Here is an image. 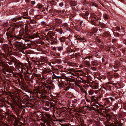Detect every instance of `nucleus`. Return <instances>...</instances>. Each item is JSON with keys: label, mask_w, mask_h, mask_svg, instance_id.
Listing matches in <instances>:
<instances>
[{"label": "nucleus", "mask_w": 126, "mask_h": 126, "mask_svg": "<svg viewBox=\"0 0 126 126\" xmlns=\"http://www.w3.org/2000/svg\"><path fill=\"white\" fill-rule=\"evenodd\" d=\"M44 85L45 87L49 90H50L51 89L53 90L54 88V85L53 84H48L46 83H45Z\"/></svg>", "instance_id": "12"}, {"label": "nucleus", "mask_w": 126, "mask_h": 126, "mask_svg": "<svg viewBox=\"0 0 126 126\" xmlns=\"http://www.w3.org/2000/svg\"><path fill=\"white\" fill-rule=\"evenodd\" d=\"M45 116L48 119H49L50 117V115L47 114H45Z\"/></svg>", "instance_id": "51"}, {"label": "nucleus", "mask_w": 126, "mask_h": 126, "mask_svg": "<svg viewBox=\"0 0 126 126\" xmlns=\"http://www.w3.org/2000/svg\"><path fill=\"white\" fill-rule=\"evenodd\" d=\"M22 17V16L20 17H15L13 18V20L15 22H16L17 20H20L21 19Z\"/></svg>", "instance_id": "26"}, {"label": "nucleus", "mask_w": 126, "mask_h": 126, "mask_svg": "<svg viewBox=\"0 0 126 126\" xmlns=\"http://www.w3.org/2000/svg\"><path fill=\"white\" fill-rule=\"evenodd\" d=\"M10 61L12 63H14L15 65L17 63V60L16 58L12 59H11Z\"/></svg>", "instance_id": "23"}, {"label": "nucleus", "mask_w": 126, "mask_h": 126, "mask_svg": "<svg viewBox=\"0 0 126 126\" xmlns=\"http://www.w3.org/2000/svg\"><path fill=\"white\" fill-rule=\"evenodd\" d=\"M113 33L115 36H118L119 35V34L118 32H114Z\"/></svg>", "instance_id": "48"}, {"label": "nucleus", "mask_w": 126, "mask_h": 126, "mask_svg": "<svg viewBox=\"0 0 126 126\" xmlns=\"http://www.w3.org/2000/svg\"><path fill=\"white\" fill-rule=\"evenodd\" d=\"M105 104L106 105L111 106L112 105V102L114 100V99L110 97L108 98H106L104 100Z\"/></svg>", "instance_id": "4"}, {"label": "nucleus", "mask_w": 126, "mask_h": 126, "mask_svg": "<svg viewBox=\"0 0 126 126\" xmlns=\"http://www.w3.org/2000/svg\"><path fill=\"white\" fill-rule=\"evenodd\" d=\"M70 4L71 5H72L73 6H74L75 5V4L74 3V2L73 1H71L70 2Z\"/></svg>", "instance_id": "58"}, {"label": "nucleus", "mask_w": 126, "mask_h": 126, "mask_svg": "<svg viewBox=\"0 0 126 126\" xmlns=\"http://www.w3.org/2000/svg\"><path fill=\"white\" fill-rule=\"evenodd\" d=\"M22 15H23L22 17L24 19H27L28 18L27 16H28V13L25 12H23L22 13Z\"/></svg>", "instance_id": "16"}, {"label": "nucleus", "mask_w": 126, "mask_h": 126, "mask_svg": "<svg viewBox=\"0 0 126 126\" xmlns=\"http://www.w3.org/2000/svg\"><path fill=\"white\" fill-rule=\"evenodd\" d=\"M30 3L32 5H34L35 4V2L34 1H31Z\"/></svg>", "instance_id": "57"}, {"label": "nucleus", "mask_w": 126, "mask_h": 126, "mask_svg": "<svg viewBox=\"0 0 126 126\" xmlns=\"http://www.w3.org/2000/svg\"><path fill=\"white\" fill-rule=\"evenodd\" d=\"M106 116L107 120L108 122H110V120L111 119H112V120H115L116 119L117 120L116 118H115L116 117V116L114 115V116L115 117H112L110 114H109L108 113H107L106 112Z\"/></svg>", "instance_id": "8"}, {"label": "nucleus", "mask_w": 126, "mask_h": 126, "mask_svg": "<svg viewBox=\"0 0 126 126\" xmlns=\"http://www.w3.org/2000/svg\"><path fill=\"white\" fill-rule=\"evenodd\" d=\"M37 6H38V8L39 9H41L42 8L43 9H44V7H43V5L41 4H38Z\"/></svg>", "instance_id": "31"}, {"label": "nucleus", "mask_w": 126, "mask_h": 126, "mask_svg": "<svg viewBox=\"0 0 126 126\" xmlns=\"http://www.w3.org/2000/svg\"><path fill=\"white\" fill-rule=\"evenodd\" d=\"M55 61L56 63H61V60H60L59 59H56V60H55Z\"/></svg>", "instance_id": "46"}, {"label": "nucleus", "mask_w": 126, "mask_h": 126, "mask_svg": "<svg viewBox=\"0 0 126 126\" xmlns=\"http://www.w3.org/2000/svg\"><path fill=\"white\" fill-rule=\"evenodd\" d=\"M116 65H117L120 66L121 65V63L118 61H116Z\"/></svg>", "instance_id": "49"}, {"label": "nucleus", "mask_w": 126, "mask_h": 126, "mask_svg": "<svg viewBox=\"0 0 126 126\" xmlns=\"http://www.w3.org/2000/svg\"><path fill=\"white\" fill-rule=\"evenodd\" d=\"M46 82L48 84H52V82L51 81H49L48 80H46Z\"/></svg>", "instance_id": "55"}, {"label": "nucleus", "mask_w": 126, "mask_h": 126, "mask_svg": "<svg viewBox=\"0 0 126 126\" xmlns=\"http://www.w3.org/2000/svg\"><path fill=\"white\" fill-rule=\"evenodd\" d=\"M113 67L114 69H116L118 68V66L116 65H115L113 66Z\"/></svg>", "instance_id": "59"}, {"label": "nucleus", "mask_w": 126, "mask_h": 126, "mask_svg": "<svg viewBox=\"0 0 126 126\" xmlns=\"http://www.w3.org/2000/svg\"><path fill=\"white\" fill-rule=\"evenodd\" d=\"M6 76L8 78H10L11 76L10 74H7L6 75Z\"/></svg>", "instance_id": "64"}, {"label": "nucleus", "mask_w": 126, "mask_h": 126, "mask_svg": "<svg viewBox=\"0 0 126 126\" xmlns=\"http://www.w3.org/2000/svg\"><path fill=\"white\" fill-rule=\"evenodd\" d=\"M113 76L115 78L117 79L119 78L120 75L117 73H114L113 74Z\"/></svg>", "instance_id": "27"}, {"label": "nucleus", "mask_w": 126, "mask_h": 126, "mask_svg": "<svg viewBox=\"0 0 126 126\" xmlns=\"http://www.w3.org/2000/svg\"><path fill=\"white\" fill-rule=\"evenodd\" d=\"M60 34H62L63 33V30L61 29H59L57 31Z\"/></svg>", "instance_id": "42"}, {"label": "nucleus", "mask_w": 126, "mask_h": 126, "mask_svg": "<svg viewBox=\"0 0 126 126\" xmlns=\"http://www.w3.org/2000/svg\"><path fill=\"white\" fill-rule=\"evenodd\" d=\"M99 24L98 25V26H99V30L100 32H102V29L105 28L106 25L105 24L101 23L100 21H98Z\"/></svg>", "instance_id": "11"}, {"label": "nucleus", "mask_w": 126, "mask_h": 126, "mask_svg": "<svg viewBox=\"0 0 126 126\" xmlns=\"http://www.w3.org/2000/svg\"><path fill=\"white\" fill-rule=\"evenodd\" d=\"M68 71L69 72H68L67 73L68 74H71L72 75H74V73H73L72 72H74L75 70L74 69H69Z\"/></svg>", "instance_id": "20"}, {"label": "nucleus", "mask_w": 126, "mask_h": 126, "mask_svg": "<svg viewBox=\"0 0 126 126\" xmlns=\"http://www.w3.org/2000/svg\"><path fill=\"white\" fill-rule=\"evenodd\" d=\"M96 124L97 126H102L101 123L99 121L96 122Z\"/></svg>", "instance_id": "38"}, {"label": "nucleus", "mask_w": 126, "mask_h": 126, "mask_svg": "<svg viewBox=\"0 0 126 126\" xmlns=\"http://www.w3.org/2000/svg\"><path fill=\"white\" fill-rule=\"evenodd\" d=\"M85 16H88L89 15V12L88 11H86L85 13L84 14Z\"/></svg>", "instance_id": "60"}, {"label": "nucleus", "mask_w": 126, "mask_h": 126, "mask_svg": "<svg viewBox=\"0 0 126 126\" xmlns=\"http://www.w3.org/2000/svg\"><path fill=\"white\" fill-rule=\"evenodd\" d=\"M94 55L97 58H99L100 57V56L99 55L97 54V53H95Z\"/></svg>", "instance_id": "54"}, {"label": "nucleus", "mask_w": 126, "mask_h": 126, "mask_svg": "<svg viewBox=\"0 0 126 126\" xmlns=\"http://www.w3.org/2000/svg\"><path fill=\"white\" fill-rule=\"evenodd\" d=\"M91 63L93 66H98L99 65V64L97 63V61L95 60L92 61L91 62Z\"/></svg>", "instance_id": "19"}, {"label": "nucleus", "mask_w": 126, "mask_h": 126, "mask_svg": "<svg viewBox=\"0 0 126 126\" xmlns=\"http://www.w3.org/2000/svg\"><path fill=\"white\" fill-rule=\"evenodd\" d=\"M55 33L51 31H49L48 32L47 34V40H49L50 42L52 44H55L56 43V41L54 40H56L55 38H54L53 36H55Z\"/></svg>", "instance_id": "3"}, {"label": "nucleus", "mask_w": 126, "mask_h": 126, "mask_svg": "<svg viewBox=\"0 0 126 126\" xmlns=\"http://www.w3.org/2000/svg\"><path fill=\"white\" fill-rule=\"evenodd\" d=\"M84 64L85 66L88 67H89L90 65V63L87 61H85L84 62Z\"/></svg>", "instance_id": "25"}, {"label": "nucleus", "mask_w": 126, "mask_h": 126, "mask_svg": "<svg viewBox=\"0 0 126 126\" xmlns=\"http://www.w3.org/2000/svg\"><path fill=\"white\" fill-rule=\"evenodd\" d=\"M32 38H34L35 37H37L38 36H39V35H38L37 34H35V33L34 34H33V35L32 36Z\"/></svg>", "instance_id": "44"}, {"label": "nucleus", "mask_w": 126, "mask_h": 126, "mask_svg": "<svg viewBox=\"0 0 126 126\" xmlns=\"http://www.w3.org/2000/svg\"><path fill=\"white\" fill-rule=\"evenodd\" d=\"M115 84V87L116 88H120L121 87V85H120L119 83H114Z\"/></svg>", "instance_id": "33"}, {"label": "nucleus", "mask_w": 126, "mask_h": 126, "mask_svg": "<svg viewBox=\"0 0 126 126\" xmlns=\"http://www.w3.org/2000/svg\"><path fill=\"white\" fill-rule=\"evenodd\" d=\"M25 76V79L28 80H31L33 78V75L31 74L30 75L26 74Z\"/></svg>", "instance_id": "14"}, {"label": "nucleus", "mask_w": 126, "mask_h": 126, "mask_svg": "<svg viewBox=\"0 0 126 126\" xmlns=\"http://www.w3.org/2000/svg\"><path fill=\"white\" fill-rule=\"evenodd\" d=\"M126 116V112H123L121 113H119L118 115V117L119 118L122 119L123 120H126V118H125Z\"/></svg>", "instance_id": "10"}, {"label": "nucleus", "mask_w": 126, "mask_h": 126, "mask_svg": "<svg viewBox=\"0 0 126 126\" xmlns=\"http://www.w3.org/2000/svg\"><path fill=\"white\" fill-rule=\"evenodd\" d=\"M68 65L70 66H72L73 67H78V64L74 63H72L70 61H68L67 63Z\"/></svg>", "instance_id": "15"}, {"label": "nucleus", "mask_w": 126, "mask_h": 126, "mask_svg": "<svg viewBox=\"0 0 126 126\" xmlns=\"http://www.w3.org/2000/svg\"><path fill=\"white\" fill-rule=\"evenodd\" d=\"M73 56H75L76 57V58H78L79 57L81 56L80 53H77L75 54L73 53Z\"/></svg>", "instance_id": "24"}, {"label": "nucleus", "mask_w": 126, "mask_h": 126, "mask_svg": "<svg viewBox=\"0 0 126 126\" xmlns=\"http://www.w3.org/2000/svg\"><path fill=\"white\" fill-rule=\"evenodd\" d=\"M56 2L54 0H53L52 1H51L50 2V4L53 5H56Z\"/></svg>", "instance_id": "37"}, {"label": "nucleus", "mask_w": 126, "mask_h": 126, "mask_svg": "<svg viewBox=\"0 0 126 126\" xmlns=\"http://www.w3.org/2000/svg\"><path fill=\"white\" fill-rule=\"evenodd\" d=\"M57 13L59 14H63L64 13L65 10H64L62 11L57 10Z\"/></svg>", "instance_id": "34"}, {"label": "nucleus", "mask_w": 126, "mask_h": 126, "mask_svg": "<svg viewBox=\"0 0 126 126\" xmlns=\"http://www.w3.org/2000/svg\"><path fill=\"white\" fill-rule=\"evenodd\" d=\"M50 108H47L46 107H44L43 108V109L47 111H48L49 110Z\"/></svg>", "instance_id": "50"}, {"label": "nucleus", "mask_w": 126, "mask_h": 126, "mask_svg": "<svg viewBox=\"0 0 126 126\" xmlns=\"http://www.w3.org/2000/svg\"><path fill=\"white\" fill-rule=\"evenodd\" d=\"M115 83L111 82H109L107 83L106 86L107 88L109 90H113L115 89Z\"/></svg>", "instance_id": "5"}, {"label": "nucleus", "mask_w": 126, "mask_h": 126, "mask_svg": "<svg viewBox=\"0 0 126 126\" xmlns=\"http://www.w3.org/2000/svg\"><path fill=\"white\" fill-rule=\"evenodd\" d=\"M57 48L58 50L59 51H61L63 50V48L62 47H57Z\"/></svg>", "instance_id": "47"}, {"label": "nucleus", "mask_w": 126, "mask_h": 126, "mask_svg": "<svg viewBox=\"0 0 126 126\" xmlns=\"http://www.w3.org/2000/svg\"><path fill=\"white\" fill-rule=\"evenodd\" d=\"M89 94H92L93 93V91L92 90H90L89 91Z\"/></svg>", "instance_id": "62"}, {"label": "nucleus", "mask_w": 126, "mask_h": 126, "mask_svg": "<svg viewBox=\"0 0 126 126\" xmlns=\"http://www.w3.org/2000/svg\"><path fill=\"white\" fill-rule=\"evenodd\" d=\"M45 105L47 107H50L54 108L55 106V104L53 102H50L48 101H46Z\"/></svg>", "instance_id": "13"}, {"label": "nucleus", "mask_w": 126, "mask_h": 126, "mask_svg": "<svg viewBox=\"0 0 126 126\" xmlns=\"http://www.w3.org/2000/svg\"><path fill=\"white\" fill-rule=\"evenodd\" d=\"M94 89H97L98 87V84H95L94 85Z\"/></svg>", "instance_id": "45"}, {"label": "nucleus", "mask_w": 126, "mask_h": 126, "mask_svg": "<svg viewBox=\"0 0 126 126\" xmlns=\"http://www.w3.org/2000/svg\"><path fill=\"white\" fill-rule=\"evenodd\" d=\"M93 17L94 18V19L93 20L94 21H97V22H98V20L99 19H101L100 18H98L97 16H93Z\"/></svg>", "instance_id": "29"}, {"label": "nucleus", "mask_w": 126, "mask_h": 126, "mask_svg": "<svg viewBox=\"0 0 126 126\" xmlns=\"http://www.w3.org/2000/svg\"><path fill=\"white\" fill-rule=\"evenodd\" d=\"M66 96L69 98H71L73 96V94L71 92H67L66 94Z\"/></svg>", "instance_id": "18"}, {"label": "nucleus", "mask_w": 126, "mask_h": 126, "mask_svg": "<svg viewBox=\"0 0 126 126\" xmlns=\"http://www.w3.org/2000/svg\"><path fill=\"white\" fill-rule=\"evenodd\" d=\"M80 16L86 19H88V17L86 16L84 13L80 14Z\"/></svg>", "instance_id": "30"}, {"label": "nucleus", "mask_w": 126, "mask_h": 126, "mask_svg": "<svg viewBox=\"0 0 126 126\" xmlns=\"http://www.w3.org/2000/svg\"><path fill=\"white\" fill-rule=\"evenodd\" d=\"M15 47L16 48L17 50L18 49L20 51L24 48V45L22 43L18 42L15 44Z\"/></svg>", "instance_id": "6"}, {"label": "nucleus", "mask_w": 126, "mask_h": 126, "mask_svg": "<svg viewBox=\"0 0 126 126\" xmlns=\"http://www.w3.org/2000/svg\"><path fill=\"white\" fill-rule=\"evenodd\" d=\"M41 96L43 99H46L47 98V96L44 93H42V94L41 95Z\"/></svg>", "instance_id": "36"}, {"label": "nucleus", "mask_w": 126, "mask_h": 126, "mask_svg": "<svg viewBox=\"0 0 126 126\" xmlns=\"http://www.w3.org/2000/svg\"><path fill=\"white\" fill-rule=\"evenodd\" d=\"M59 5L60 7H63L64 5V3L63 2H61L59 4Z\"/></svg>", "instance_id": "52"}, {"label": "nucleus", "mask_w": 126, "mask_h": 126, "mask_svg": "<svg viewBox=\"0 0 126 126\" xmlns=\"http://www.w3.org/2000/svg\"><path fill=\"white\" fill-rule=\"evenodd\" d=\"M35 115L37 116H38L41 115V112L39 111H37L35 112Z\"/></svg>", "instance_id": "32"}, {"label": "nucleus", "mask_w": 126, "mask_h": 126, "mask_svg": "<svg viewBox=\"0 0 126 126\" xmlns=\"http://www.w3.org/2000/svg\"><path fill=\"white\" fill-rule=\"evenodd\" d=\"M17 38L19 39H23V37L30 38H32L31 35L24 29H21L19 31V34Z\"/></svg>", "instance_id": "2"}, {"label": "nucleus", "mask_w": 126, "mask_h": 126, "mask_svg": "<svg viewBox=\"0 0 126 126\" xmlns=\"http://www.w3.org/2000/svg\"><path fill=\"white\" fill-rule=\"evenodd\" d=\"M21 111L20 110L17 109H16L14 111V113L16 114L18 116H21V117L22 115L24 114L23 112V111H22V113H21Z\"/></svg>", "instance_id": "9"}, {"label": "nucleus", "mask_w": 126, "mask_h": 126, "mask_svg": "<svg viewBox=\"0 0 126 126\" xmlns=\"http://www.w3.org/2000/svg\"><path fill=\"white\" fill-rule=\"evenodd\" d=\"M91 6H94L96 7H98V5L95 3L93 2L91 4Z\"/></svg>", "instance_id": "35"}, {"label": "nucleus", "mask_w": 126, "mask_h": 126, "mask_svg": "<svg viewBox=\"0 0 126 126\" xmlns=\"http://www.w3.org/2000/svg\"><path fill=\"white\" fill-rule=\"evenodd\" d=\"M107 78L109 80H110L113 78V76L112 75H108Z\"/></svg>", "instance_id": "39"}, {"label": "nucleus", "mask_w": 126, "mask_h": 126, "mask_svg": "<svg viewBox=\"0 0 126 126\" xmlns=\"http://www.w3.org/2000/svg\"><path fill=\"white\" fill-rule=\"evenodd\" d=\"M41 23L42 24V25H45L46 24V23L44 22H41Z\"/></svg>", "instance_id": "63"}, {"label": "nucleus", "mask_w": 126, "mask_h": 126, "mask_svg": "<svg viewBox=\"0 0 126 126\" xmlns=\"http://www.w3.org/2000/svg\"><path fill=\"white\" fill-rule=\"evenodd\" d=\"M30 23L31 24H33L36 23V21L35 20L32 19L30 20Z\"/></svg>", "instance_id": "40"}, {"label": "nucleus", "mask_w": 126, "mask_h": 126, "mask_svg": "<svg viewBox=\"0 0 126 126\" xmlns=\"http://www.w3.org/2000/svg\"><path fill=\"white\" fill-rule=\"evenodd\" d=\"M64 112L65 111H63L60 112V111H59V112H57L56 114H58V115L60 117H63V114H65Z\"/></svg>", "instance_id": "22"}, {"label": "nucleus", "mask_w": 126, "mask_h": 126, "mask_svg": "<svg viewBox=\"0 0 126 126\" xmlns=\"http://www.w3.org/2000/svg\"><path fill=\"white\" fill-rule=\"evenodd\" d=\"M95 21H96L93 20H92L91 21H90V23L92 25H95L96 24Z\"/></svg>", "instance_id": "43"}, {"label": "nucleus", "mask_w": 126, "mask_h": 126, "mask_svg": "<svg viewBox=\"0 0 126 126\" xmlns=\"http://www.w3.org/2000/svg\"><path fill=\"white\" fill-rule=\"evenodd\" d=\"M57 10L52 8L49 10L48 12L51 13H57Z\"/></svg>", "instance_id": "21"}, {"label": "nucleus", "mask_w": 126, "mask_h": 126, "mask_svg": "<svg viewBox=\"0 0 126 126\" xmlns=\"http://www.w3.org/2000/svg\"><path fill=\"white\" fill-rule=\"evenodd\" d=\"M91 99L92 100V101H94L95 102H97L96 99L93 98H91Z\"/></svg>", "instance_id": "61"}, {"label": "nucleus", "mask_w": 126, "mask_h": 126, "mask_svg": "<svg viewBox=\"0 0 126 126\" xmlns=\"http://www.w3.org/2000/svg\"><path fill=\"white\" fill-rule=\"evenodd\" d=\"M63 26H64L63 27L65 29H66L68 31H69V28L68 27V25L67 23H64L63 24Z\"/></svg>", "instance_id": "17"}, {"label": "nucleus", "mask_w": 126, "mask_h": 126, "mask_svg": "<svg viewBox=\"0 0 126 126\" xmlns=\"http://www.w3.org/2000/svg\"><path fill=\"white\" fill-rule=\"evenodd\" d=\"M109 122H108L107 120V121H105L104 122V124L105 125V126H109Z\"/></svg>", "instance_id": "41"}, {"label": "nucleus", "mask_w": 126, "mask_h": 126, "mask_svg": "<svg viewBox=\"0 0 126 126\" xmlns=\"http://www.w3.org/2000/svg\"><path fill=\"white\" fill-rule=\"evenodd\" d=\"M18 28V26L15 23H13L10 25L8 29L9 32H7L6 33V35L8 38H10L11 39L15 40L13 38H14V36H16L14 32L15 31V29H17Z\"/></svg>", "instance_id": "1"}, {"label": "nucleus", "mask_w": 126, "mask_h": 126, "mask_svg": "<svg viewBox=\"0 0 126 126\" xmlns=\"http://www.w3.org/2000/svg\"><path fill=\"white\" fill-rule=\"evenodd\" d=\"M65 38L64 37H61L60 38V41H64L65 40Z\"/></svg>", "instance_id": "56"}, {"label": "nucleus", "mask_w": 126, "mask_h": 126, "mask_svg": "<svg viewBox=\"0 0 126 126\" xmlns=\"http://www.w3.org/2000/svg\"><path fill=\"white\" fill-rule=\"evenodd\" d=\"M19 86L20 88L22 90H25V91L30 93L32 92L30 89H29L28 87L24 86L22 82L21 84L19 83Z\"/></svg>", "instance_id": "7"}, {"label": "nucleus", "mask_w": 126, "mask_h": 126, "mask_svg": "<svg viewBox=\"0 0 126 126\" xmlns=\"http://www.w3.org/2000/svg\"><path fill=\"white\" fill-rule=\"evenodd\" d=\"M103 16L105 20H107L108 19V15L106 14H104L103 15Z\"/></svg>", "instance_id": "28"}, {"label": "nucleus", "mask_w": 126, "mask_h": 126, "mask_svg": "<svg viewBox=\"0 0 126 126\" xmlns=\"http://www.w3.org/2000/svg\"><path fill=\"white\" fill-rule=\"evenodd\" d=\"M50 72L49 69H48V70H47L46 69H45V72L46 73H49Z\"/></svg>", "instance_id": "53"}]
</instances>
